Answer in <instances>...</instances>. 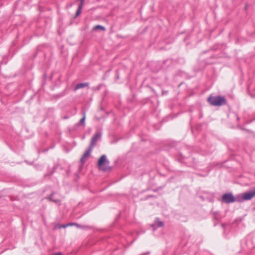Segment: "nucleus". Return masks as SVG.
<instances>
[{"mask_svg":"<svg viewBox=\"0 0 255 255\" xmlns=\"http://www.w3.org/2000/svg\"><path fill=\"white\" fill-rule=\"evenodd\" d=\"M105 163H109V161L107 159V156L104 154L101 156L98 160V166L99 169L103 171H107L108 169H110L109 166L106 167L104 166Z\"/></svg>","mask_w":255,"mask_h":255,"instance_id":"obj_3","label":"nucleus"},{"mask_svg":"<svg viewBox=\"0 0 255 255\" xmlns=\"http://www.w3.org/2000/svg\"><path fill=\"white\" fill-rule=\"evenodd\" d=\"M208 101L210 105L214 106H221L227 104L226 98L221 96H210L208 99Z\"/></svg>","mask_w":255,"mask_h":255,"instance_id":"obj_1","label":"nucleus"},{"mask_svg":"<svg viewBox=\"0 0 255 255\" xmlns=\"http://www.w3.org/2000/svg\"><path fill=\"white\" fill-rule=\"evenodd\" d=\"M80 170V165L79 166V167H78V170Z\"/></svg>","mask_w":255,"mask_h":255,"instance_id":"obj_24","label":"nucleus"},{"mask_svg":"<svg viewBox=\"0 0 255 255\" xmlns=\"http://www.w3.org/2000/svg\"><path fill=\"white\" fill-rule=\"evenodd\" d=\"M80 89V83H77L74 88V91H76Z\"/></svg>","mask_w":255,"mask_h":255,"instance_id":"obj_17","label":"nucleus"},{"mask_svg":"<svg viewBox=\"0 0 255 255\" xmlns=\"http://www.w3.org/2000/svg\"><path fill=\"white\" fill-rule=\"evenodd\" d=\"M222 201L225 203H231L236 201V199L232 193L223 194L222 198Z\"/></svg>","mask_w":255,"mask_h":255,"instance_id":"obj_4","label":"nucleus"},{"mask_svg":"<svg viewBox=\"0 0 255 255\" xmlns=\"http://www.w3.org/2000/svg\"><path fill=\"white\" fill-rule=\"evenodd\" d=\"M246 245L247 247L250 249L253 248L255 247V242L253 240V238L252 235H249L247 237L246 239Z\"/></svg>","mask_w":255,"mask_h":255,"instance_id":"obj_7","label":"nucleus"},{"mask_svg":"<svg viewBox=\"0 0 255 255\" xmlns=\"http://www.w3.org/2000/svg\"><path fill=\"white\" fill-rule=\"evenodd\" d=\"M235 197L236 199V201H237L238 202H242L244 201H246L244 198V193L239 194Z\"/></svg>","mask_w":255,"mask_h":255,"instance_id":"obj_11","label":"nucleus"},{"mask_svg":"<svg viewBox=\"0 0 255 255\" xmlns=\"http://www.w3.org/2000/svg\"><path fill=\"white\" fill-rule=\"evenodd\" d=\"M85 0H81V10H82V7H83V4Z\"/></svg>","mask_w":255,"mask_h":255,"instance_id":"obj_18","label":"nucleus"},{"mask_svg":"<svg viewBox=\"0 0 255 255\" xmlns=\"http://www.w3.org/2000/svg\"><path fill=\"white\" fill-rule=\"evenodd\" d=\"M85 112H84L83 113V116L82 119H81V126H85Z\"/></svg>","mask_w":255,"mask_h":255,"instance_id":"obj_13","label":"nucleus"},{"mask_svg":"<svg viewBox=\"0 0 255 255\" xmlns=\"http://www.w3.org/2000/svg\"><path fill=\"white\" fill-rule=\"evenodd\" d=\"M54 255H62L61 253L59 252V253H56L54 254Z\"/></svg>","mask_w":255,"mask_h":255,"instance_id":"obj_19","label":"nucleus"},{"mask_svg":"<svg viewBox=\"0 0 255 255\" xmlns=\"http://www.w3.org/2000/svg\"><path fill=\"white\" fill-rule=\"evenodd\" d=\"M88 86V83H81V89L83 88L86 86Z\"/></svg>","mask_w":255,"mask_h":255,"instance_id":"obj_16","label":"nucleus"},{"mask_svg":"<svg viewBox=\"0 0 255 255\" xmlns=\"http://www.w3.org/2000/svg\"><path fill=\"white\" fill-rule=\"evenodd\" d=\"M177 160L181 163H184L187 166H192L196 163V160L193 157L186 156L183 153H180L177 157Z\"/></svg>","mask_w":255,"mask_h":255,"instance_id":"obj_2","label":"nucleus"},{"mask_svg":"<svg viewBox=\"0 0 255 255\" xmlns=\"http://www.w3.org/2000/svg\"><path fill=\"white\" fill-rule=\"evenodd\" d=\"M164 225L163 222L159 220L158 218H156L154 222L151 225L153 231H155L157 228L162 227Z\"/></svg>","mask_w":255,"mask_h":255,"instance_id":"obj_6","label":"nucleus"},{"mask_svg":"<svg viewBox=\"0 0 255 255\" xmlns=\"http://www.w3.org/2000/svg\"><path fill=\"white\" fill-rule=\"evenodd\" d=\"M222 226L223 228H224H224H225V225H224V224H222Z\"/></svg>","mask_w":255,"mask_h":255,"instance_id":"obj_20","label":"nucleus"},{"mask_svg":"<svg viewBox=\"0 0 255 255\" xmlns=\"http://www.w3.org/2000/svg\"><path fill=\"white\" fill-rule=\"evenodd\" d=\"M79 15H80V3L78 4V8L76 10L75 17L78 16Z\"/></svg>","mask_w":255,"mask_h":255,"instance_id":"obj_15","label":"nucleus"},{"mask_svg":"<svg viewBox=\"0 0 255 255\" xmlns=\"http://www.w3.org/2000/svg\"><path fill=\"white\" fill-rule=\"evenodd\" d=\"M243 193L246 201L251 200L255 196V187L248 192H246Z\"/></svg>","mask_w":255,"mask_h":255,"instance_id":"obj_5","label":"nucleus"},{"mask_svg":"<svg viewBox=\"0 0 255 255\" xmlns=\"http://www.w3.org/2000/svg\"><path fill=\"white\" fill-rule=\"evenodd\" d=\"M49 199L52 201L56 203H58L59 201L58 200H54L53 199V195L52 194L50 197H49Z\"/></svg>","mask_w":255,"mask_h":255,"instance_id":"obj_14","label":"nucleus"},{"mask_svg":"<svg viewBox=\"0 0 255 255\" xmlns=\"http://www.w3.org/2000/svg\"><path fill=\"white\" fill-rule=\"evenodd\" d=\"M80 228H81V229H84V227L82 226L81 225Z\"/></svg>","mask_w":255,"mask_h":255,"instance_id":"obj_21","label":"nucleus"},{"mask_svg":"<svg viewBox=\"0 0 255 255\" xmlns=\"http://www.w3.org/2000/svg\"><path fill=\"white\" fill-rule=\"evenodd\" d=\"M119 78V74H117V78Z\"/></svg>","mask_w":255,"mask_h":255,"instance_id":"obj_22","label":"nucleus"},{"mask_svg":"<svg viewBox=\"0 0 255 255\" xmlns=\"http://www.w3.org/2000/svg\"><path fill=\"white\" fill-rule=\"evenodd\" d=\"M102 136V133L100 132H96L92 137L90 145L94 146V145L96 144V142L100 139Z\"/></svg>","mask_w":255,"mask_h":255,"instance_id":"obj_8","label":"nucleus"},{"mask_svg":"<svg viewBox=\"0 0 255 255\" xmlns=\"http://www.w3.org/2000/svg\"><path fill=\"white\" fill-rule=\"evenodd\" d=\"M93 146L91 145H90L89 147L88 148L87 150L86 151V152L84 153L82 157L81 158V162H84L85 160V158L87 157L88 156H90L91 152L92 151Z\"/></svg>","mask_w":255,"mask_h":255,"instance_id":"obj_9","label":"nucleus"},{"mask_svg":"<svg viewBox=\"0 0 255 255\" xmlns=\"http://www.w3.org/2000/svg\"><path fill=\"white\" fill-rule=\"evenodd\" d=\"M237 120H239V118L238 117H237Z\"/></svg>","mask_w":255,"mask_h":255,"instance_id":"obj_23","label":"nucleus"},{"mask_svg":"<svg viewBox=\"0 0 255 255\" xmlns=\"http://www.w3.org/2000/svg\"><path fill=\"white\" fill-rule=\"evenodd\" d=\"M93 29L94 30L100 29V30H102L103 31H105L106 30V28L104 26H103L100 25H96L95 27H94Z\"/></svg>","mask_w":255,"mask_h":255,"instance_id":"obj_12","label":"nucleus"},{"mask_svg":"<svg viewBox=\"0 0 255 255\" xmlns=\"http://www.w3.org/2000/svg\"><path fill=\"white\" fill-rule=\"evenodd\" d=\"M75 226L77 227V228H80V225L75 223H70L66 224H63V225H58L57 226V227L59 229L60 228H66V227H69V226Z\"/></svg>","mask_w":255,"mask_h":255,"instance_id":"obj_10","label":"nucleus"}]
</instances>
